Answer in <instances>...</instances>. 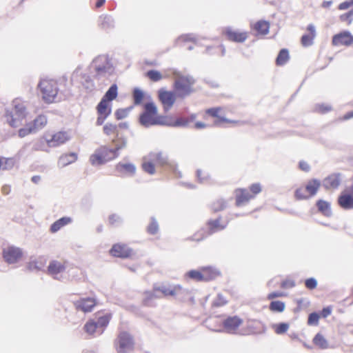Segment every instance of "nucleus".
<instances>
[{
	"label": "nucleus",
	"mask_w": 353,
	"mask_h": 353,
	"mask_svg": "<svg viewBox=\"0 0 353 353\" xmlns=\"http://www.w3.org/2000/svg\"><path fill=\"white\" fill-rule=\"evenodd\" d=\"M70 139L66 131L46 132L40 137L33 145L35 151L49 152L52 148L59 147Z\"/></svg>",
	"instance_id": "nucleus-1"
},
{
	"label": "nucleus",
	"mask_w": 353,
	"mask_h": 353,
	"mask_svg": "<svg viewBox=\"0 0 353 353\" xmlns=\"http://www.w3.org/2000/svg\"><path fill=\"white\" fill-rule=\"evenodd\" d=\"M112 143L114 144V148L102 145L91 155L90 160L92 165H101L114 159L119 156V151L126 145V141L123 138L114 139Z\"/></svg>",
	"instance_id": "nucleus-2"
},
{
	"label": "nucleus",
	"mask_w": 353,
	"mask_h": 353,
	"mask_svg": "<svg viewBox=\"0 0 353 353\" xmlns=\"http://www.w3.org/2000/svg\"><path fill=\"white\" fill-rule=\"evenodd\" d=\"M140 123L145 126L154 125H168L165 117L159 116L157 114V108L154 103L149 102L145 104L144 111L140 115Z\"/></svg>",
	"instance_id": "nucleus-3"
},
{
	"label": "nucleus",
	"mask_w": 353,
	"mask_h": 353,
	"mask_svg": "<svg viewBox=\"0 0 353 353\" xmlns=\"http://www.w3.org/2000/svg\"><path fill=\"white\" fill-rule=\"evenodd\" d=\"M262 191L261 185L259 183H253L248 189L237 188L235 190V205L240 207L248 203L250 200Z\"/></svg>",
	"instance_id": "nucleus-4"
},
{
	"label": "nucleus",
	"mask_w": 353,
	"mask_h": 353,
	"mask_svg": "<svg viewBox=\"0 0 353 353\" xmlns=\"http://www.w3.org/2000/svg\"><path fill=\"white\" fill-rule=\"evenodd\" d=\"M194 80L192 77L186 75L178 74L174 77V89L177 97L185 98L190 95L193 91Z\"/></svg>",
	"instance_id": "nucleus-5"
},
{
	"label": "nucleus",
	"mask_w": 353,
	"mask_h": 353,
	"mask_svg": "<svg viewBox=\"0 0 353 353\" xmlns=\"http://www.w3.org/2000/svg\"><path fill=\"white\" fill-rule=\"evenodd\" d=\"M43 100L48 103L55 101L59 89L57 83L52 79H43L39 84Z\"/></svg>",
	"instance_id": "nucleus-6"
},
{
	"label": "nucleus",
	"mask_w": 353,
	"mask_h": 353,
	"mask_svg": "<svg viewBox=\"0 0 353 353\" xmlns=\"http://www.w3.org/2000/svg\"><path fill=\"white\" fill-rule=\"evenodd\" d=\"M183 289L180 285H162L161 287H154L153 292H146L145 293L146 299H152L158 297L157 292H161L165 297H176L183 292Z\"/></svg>",
	"instance_id": "nucleus-7"
},
{
	"label": "nucleus",
	"mask_w": 353,
	"mask_h": 353,
	"mask_svg": "<svg viewBox=\"0 0 353 353\" xmlns=\"http://www.w3.org/2000/svg\"><path fill=\"white\" fill-rule=\"evenodd\" d=\"M321 186V182L318 179L309 180L305 186L297 188L294 192V196L297 200L307 199L314 196Z\"/></svg>",
	"instance_id": "nucleus-8"
},
{
	"label": "nucleus",
	"mask_w": 353,
	"mask_h": 353,
	"mask_svg": "<svg viewBox=\"0 0 353 353\" xmlns=\"http://www.w3.org/2000/svg\"><path fill=\"white\" fill-rule=\"evenodd\" d=\"M14 112L7 113L6 119L11 127L17 128L23 124V121L26 119L25 106L22 103L14 100Z\"/></svg>",
	"instance_id": "nucleus-9"
},
{
	"label": "nucleus",
	"mask_w": 353,
	"mask_h": 353,
	"mask_svg": "<svg viewBox=\"0 0 353 353\" xmlns=\"http://www.w3.org/2000/svg\"><path fill=\"white\" fill-rule=\"evenodd\" d=\"M115 347L118 353H126L133 350L134 341L132 336L127 332H120L115 342Z\"/></svg>",
	"instance_id": "nucleus-10"
},
{
	"label": "nucleus",
	"mask_w": 353,
	"mask_h": 353,
	"mask_svg": "<svg viewBox=\"0 0 353 353\" xmlns=\"http://www.w3.org/2000/svg\"><path fill=\"white\" fill-rule=\"evenodd\" d=\"M243 323V319L237 315L228 316L222 321V328L228 334H238L240 327Z\"/></svg>",
	"instance_id": "nucleus-11"
},
{
	"label": "nucleus",
	"mask_w": 353,
	"mask_h": 353,
	"mask_svg": "<svg viewBox=\"0 0 353 353\" xmlns=\"http://www.w3.org/2000/svg\"><path fill=\"white\" fill-rule=\"evenodd\" d=\"M222 34L230 41L235 43H243L248 38V32L234 30L230 27L225 28L222 30Z\"/></svg>",
	"instance_id": "nucleus-12"
},
{
	"label": "nucleus",
	"mask_w": 353,
	"mask_h": 353,
	"mask_svg": "<svg viewBox=\"0 0 353 353\" xmlns=\"http://www.w3.org/2000/svg\"><path fill=\"white\" fill-rule=\"evenodd\" d=\"M109 252L111 256L121 259L130 258L134 254L132 249L129 248L127 244L123 243L114 244Z\"/></svg>",
	"instance_id": "nucleus-13"
},
{
	"label": "nucleus",
	"mask_w": 353,
	"mask_h": 353,
	"mask_svg": "<svg viewBox=\"0 0 353 353\" xmlns=\"http://www.w3.org/2000/svg\"><path fill=\"white\" fill-rule=\"evenodd\" d=\"M3 258L8 263H15L23 257L21 249L14 246H8L3 249Z\"/></svg>",
	"instance_id": "nucleus-14"
},
{
	"label": "nucleus",
	"mask_w": 353,
	"mask_h": 353,
	"mask_svg": "<svg viewBox=\"0 0 353 353\" xmlns=\"http://www.w3.org/2000/svg\"><path fill=\"white\" fill-rule=\"evenodd\" d=\"M332 44L334 46H351L353 45V35L347 30L341 31L332 37Z\"/></svg>",
	"instance_id": "nucleus-15"
},
{
	"label": "nucleus",
	"mask_w": 353,
	"mask_h": 353,
	"mask_svg": "<svg viewBox=\"0 0 353 353\" xmlns=\"http://www.w3.org/2000/svg\"><path fill=\"white\" fill-rule=\"evenodd\" d=\"M223 108L221 107H215L206 109L205 110V114L203 115V118L205 119L206 116L211 117L215 119L214 121V124L215 125H219L221 123H238V121L229 120L224 117L221 115Z\"/></svg>",
	"instance_id": "nucleus-16"
},
{
	"label": "nucleus",
	"mask_w": 353,
	"mask_h": 353,
	"mask_svg": "<svg viewBox=\"0 0 353 353\" xmlns=\"http://www.w3.org/2000/svg\"><path fill=\"white\" fill-rule=\"evenodd\" d=\"M96 109L98 114L97 124L98 125H101L111 114L112 104L111 103H109V101H105V99H101Z\"/></svg>",
	"instance_id": "nucleus-17"
},
{
	"label": "nucleus",
	"mask_w": 353,
	"mask_h": 353,
	"mask_svg": "<svg viewBox=\"0 0 353 353\" xmlns=\"http://www.w3.org/2000/svg\"><path fill=\"white\" fill-rule=\"evenodd\" d=\"M176 96V92L175 93L172 91H168L163 89L160 90L158 92L159 99L165 111L169 110L173 106Z\"/></svg>",
	"instance_id": "nucleus-18"
},
{
	"label": "nucleus",
	"mask_w": 353,
	"mask_h": 353,
	"mask_svg": "<svg viewBox=\"0 0 353 353\" xmlns=\"http://www.w3.org/2000/svg\"><path fill=\"white\" fill-rule=\"evenodd\" d=\"M228 224L227 221H223L221 217L216 219H210L206 223L207 234H212L224 230Z\"/></svg>",
	"instance_id": "nucleus-19"
},
{
	"label": "nucleus",
	"mask_w": 353,
	"mask_h": 353,
	"mask_svg": "<svg viewBox=\"0 0 353 353\" xmlns=\"http://www.w3.org/2000/svg\"><path fill=\"white\" fill-rule=\"evenodd\" d=\"M67 264L68 262L65 260H52L48 266L47 272L54 278H56L58 274L62 273L65 270Z\"/></svg>",
	"instance_id": "nucleus-20"
},
{
	"label": "nucleus",
	"mask_w": 353,
	"mask_h": 353,
	"mask_svg": "<svg viewBox=\"0 0 353 353\" xmlns=\"http://www.w3.org/2000/svg\"><path fill=\"white\" fill-rule=\"evenodd\" d=\"M74 305L77 310L86 313L93 310L97 305V301L94 298H83L74 302Z\"/></svg>",
	"instance_id": "nucleus-21"
},
{
	"label": "nucleus",
	"mask_w": 353,
	"mask_h": 353,
	"mask_svg": "<svg viewBox=\"0 0 353 353\" xmlns=\"http://www.w3.org/2000/svg\"><path fill=\"white\" fill-rule=\"evenodd\" d=\"M341 175L339 173H332L323 181V187L328 190L337 189L341 183Z\"/></svg>",
	"instance_id": "nucleus-22"
},
{
	"label": "nucleus",
	"mask_w": 353,
	"mask_h": 353,
	"mask_svg": "<svg viewBox=\"0 0 353 353\" xmlns=\"http://www.w3.org/2000/svg\"><path fill=\"white\" fill-rule=\"evenodd\" d=\"M337 202L339 205L344 210L353 209V194L348 192L343 191L339 196Z\"/></svg>",
	"instance_id": "nucleus-23"
},
{
	"label": "nucleus",
	"mask_w": 353,
	"mask_h": 353,
	"mask_svg": "<svg viewBox=\"0 0 353 353\" xmlns=\"http://www.w3.org/2000/svg\"><path fill=\"white\" fill-rule=\"evenodd\" d=\"M270 24L265 20H259L251 25V30H254L257 35H266L269 33Z\"/></svg>",
	"instance_id": "nucleus-24"
},
{
	"label": "nucleus",
	"mask_w": 353,
	"mask_h": 353,
	"mask_svg": "<svg viewBox=\"0 0 353 353\" xmlns=\"http://www.w3.org/2000/svg\"><path fill=\"white\" fill-rule=\"evenodd\" d=\"M202 280L204 282L210 281L215 279L220 276L221 273L216 269L208 266L201 268Z\"/></svg>",
	"instance_id": "nucleus-25"
},
{
	"label": "nucleus",
	"mask_w": 353,
	"mask_h": 353,
	"mask_svg": "<svg viewBox=\"0 0 353 353\" xmlns=\"http://www.w3.org/2000/svg\"><path fill=\"white\" fill-rule=\"evenodd\" d=\"M307 33L303 34L301 39L302 46L304 47L310 46L312 44L313 40L316 36L315 27L312 24H310L307 27Z\"/></svg>",
	"instance_id": "nucleus-26"
},
{
	"label": "nucleus",
	"mask_w": 353,
	"mask_h": 353,
	"mask_svg": "<svg viewBox=\"0 0 353 353\" xmlns=\"http://www.w3.org/2000/svg\"><path fill=\"white\" fill-rule=\"evenodd\" d=\"M117 171L121 174L132 175L135 173L136 168L132 163H119L116 165Z\"/></svg>",
	"instance_id": "nucleus-27"
},
{
	"label": "nucleus",
	"mask_w": 353,
	"mask_h": 353,
	"mask_svg": "<svg viewBox=\"0 0 353 353\" xmlns=\"http://www.w3.org/2000/svg\"><path fill=\"white\" fill-rule=\"evenodd\" d=\"M72 219L70 217H62L51 225L50 231L52 233H55L58 232L59 230H61L65 225L70 223Z\"/></svg>",
	"instance_id": "nucleus-28"
},
{
	"label": "nucleus",
	"mask_w": 353,
	"mask_h": 353,
	"mask_svg": "<svg viewBox=\"0 0 353 353\" xmlns=\"http://www.w3.org/2000/svg\"><path fill=\"white\" fill-rule=\"evenodd\" d=\"M318 210L324 216H330L332 214L330 203L326 201L319 199L316 201Z\"/></svg>",
	"instance_id": "nucleus-29"
},
{
	"label": "nucleus",
	"mask_w": 353,
	"mask_h": 353,
	"mask_svg": "<svg viewBox=\"0 0 353 353\" xmlns=\"http://www.w3.org/2000/svg\"><path fill=\"white\" fill-rule=\"evenodd\" d=\"M312 342L314 345L317 346L320 349H327L329 347V343L325 336L321 334L317 333L314 337Z\"/></svg>",
	"instance_id": "nucleus-30"
},
{
	"label": "nucleus",
	"mask_w": 353,
	"mask_h": 353,
	"mask_svg": "<svg viewBox=\"0 0 353 353\" xmlns=\"http://www.w3.org/2000/svg\"><path fill=\"white\" fill-rule=\"evenodd\" d=\"M117 90L118 88L117 85H112L101 99H105V101H109V103H111L112 100L115 99L117 97Z\"/></svg>",
	"instance_id": "nucleus-31"
},
{
	"label": "nucleus",
	"mask_w": 353,
	"mask_h": 353,
	"mask_svg": "<svg viewBox=\"0 0 353 353\" xmlns=\"http://www.w3.org/2000/svg\"><path fill=\"white\" fill-rule=\"evenodd\" d=\"M15 164L14 158L0 157V170H11Z\"/></svg>",
	"instance_id": "nucleus-32"
},
{
	"label": "nucleus",
	"mask_w": 353,
	"mask_h": 353,
	"mask_svg": "<svg viewBox=\"0 0 353 353\" xmlns=\"http://www.w3.org/2000/svg\"><path fill=\"white\" fill-rule=\"evenodd\" d=\"M290 55L289 52L287 49H282L280 50L276 59V65H285L289 60Z\"/></svg>",
	"instance_id": "nucleus-33"
},
{
	"label": "nucleus",
	"mask_w": 353,
	"mask_h": 353,
	"mask_svg": "<svg viewBox=\"0 0 353 353\" xmlns=\"http://www.w3.org/2000/svg\"><path fill=\"white\" fill-rule=\"evenodd\" d=\"M34 131L43 128L47 123V118L43 115L38 116L32 122L30 123Z\"/></svg>",
	"instance_id": "nucleus-34"
},
{
	"label": "nucleus",
	"mask_w": 353,
	"mask_h": 353,
	"mask_svg": "<svg viewBox=\"0 0 353 353\" xmlns=\"http://www.w3.org/2000/svg\"><path fill=\"white\" fill-rule=\"evenodd\" d=\"M112 318L110 313H106L103 316H99L97 323H98V327L102 328L101 333H102L104 329L108 326L110 321Z\"/></svg>",
	"instance_id": "nucleus-35"
},
{
	"label": "nucleus",
	"mask_w": 353,
	"mask_h": 353,
	"mask_svg": "<svg viewBox=\"0 0 353 353\" xmlns=\"http://www.w3.org/2000/svg\"><path fill=\"white\" fill-rule=\"evenodd\" d=\"M227 206V203L223 199H217L211 203V209L214 212L223 210Z\"/></svg>",
	"instance_id": "nucleus-36"
},
{
	"label": "nucleus",
	"mask_w": 353,
	"mask_h": 353,
	"mask_svg": "<svg viewBox=\"0 0 353 353\" xmlns=\"http://www.w3.org/2000/svg\"><path fill=\"white\" fill-rule=\"evenodd\" d=\"M285 308V303L281 301H273L269 305V309L274 312H282Z\"/></svg>",
	"instance_id": "nucleus-37"
},
{
	"label": "nucleus",
	"mask_w": 353,
	"mask_h": 353,
	"mask_svg": "<svg viewBox=\"0 0 353 353\" xmlns=\"http://www.w3.org/2000/svg\"><path fill=\"white\" fill-rule=\"evenodd\" d=\"M98 328V323L94 320H89L84 325V330L89 335H94Z\"/></svg>",
	"instance_id": "nucleus-38"
},
{
	"label": "nucleus",
	"mask_w": 353,
	"mask_h": 353,
	"mask_svg": "<svg viewBox=\"0 0 353 353\" xmlns=\"http://www.w3.org/2000/svg\"><path fill=\"white\" fill-rule=\"evenodd\" d=\"M45 262L41 259L30 261L27 265V268L30 270H40L44 266Z\"/></svg>",
	"instance_id": "nucleus-39"
},
{
	"label": "nucleus",
	"mask_w": 353,
	"mask_h": 353,
	"mask_svg": "<svg viewBox=\"0 0 353 353\" xmlns=\"http://www.w3.org/2000/svg\"><path fill=\"white\" fill-rule=\"evenodd\" d=\"M150 157V160L156 165H163L166 163V159L161 152L151 154Z\"/></svg>",
	"instance_id": "nucleus-40"
},
{
	"label": "nucleus",
	"mask_w": 353,
	"mask_h": 353,
	"mask_svg": "<svg viewBox=\"0 0 353 353\" xmlns=\"http://www.w3.org/2000/svg\"><path fill=\"white\" fill-rule=\"evenodd\" d=\"M185 276L188 278L198 282L203 281L201 268L199 270H190L186 273Z\"/></svg>",
	"instance_id": "nucleus-41"
},
{
	"label": "nucleus",
	"mask_w": 353,
	"mask_h": 353,
	"mask_svg": "<svg viewBox=\"0 0 353 353\" xmlns=\"http://www.w3.org/2000/svg\"><path fill=\"white\" fill-rule=\"evenodd\" d=\"M103 132L106 135L118 134V126L112 123H107L103 126Z\"/></svg>",
	"instance_id": "nucleus-42"
},
{
	"label": "nucleus",
	"mask_w": 353,
	"mask_h": 353,
	"mask_svg": "<svg viewBox=\"0 0 353 353\" xmlns=\"http://www.w3.org/2000/svg\"><path fill=\"white\" fill-rule=\"evenodd\" d=\"M146 76L152 81H159L162 79L161 73L157 70H151L147 72Z\"/></svg>",
	"instance_id": "nucleus-43"
},
{
	"label": "nucleus",
	"mask_w": 353,
	"mask_h": 353,
	"mask_svg": "<svg viewBox=\"0 0 353 353\" xmlns=\"http://www.w3.org/2000/svg\"><path fill=\"white\" fill-rule=\"evenodd\" d=\"M155 165L156 164L152 161H145L142 164V168L145 172L153 174L155 172Z\"/></svg>",
	"instance_id": "nucleus-44"
},
{
	"label": "nucleus",
	"mask_w": 353,
	"mask_h": 353,
	"mask_svg": "<svg viewBox=\"0 0 353 353\" xmlns=\"http://www.w3.org/2000/svg\"><path fill=\"white\" fill-rule=\"evenodd\" d=\"M143 98H144V94L141 90H139L138 88H136L134 90L133 99H134V103L135 105L140 104L142 102Z\"/></svg>",
	"instance_id": "nucleus-45"
},
{
	"label": "nucleus",
	"mask_w": 353,
	"mask_h": 353,
	"mask_svg": "<svg viewBox=\"0 0 353 353\" xmlns=\"http://www.w3.org/2000/svg\"><path fill=\"white\" fill-rule=\"evenodd\" d=\"M274 332L277 334H282L285 333L289 329V325L285 323H281L274 325Z\"/></svg>",
	"instance_id": "nucleus-46"
},
{
	"label": "nucleus",
	"mask_w": 353,
	"mask_h": 353,
	"mask_svg": "<svg viewBox=\"0 0 353 353\" xmlns=\"http://www.w3.org/2000/svg\"><path fill=\"white\" fill-rule=\"evenodd\" d=\"M77 159V155L74 152L64 154L61 157V160L63 161L64 164L71 163L74 162Z\"/></svg>",
	"instance_id": "nucleus-47"
},
{
	"label": "nucleus",
	"mask_w": 353,
	"mask_h": 353,
	"mask_svg": "<svg viewBox=\"0 0 353 353\" xmlns=\"http://www.w3.org/2000/svg\"><path fill=\"white\" fill-rule=\"evenodd\" d=\"M321 315L316 312L310 314L307 319V324L309 325H317L319 324Z\"/></svg>",
	"instance_id": "nucleus-48"
},
{
	"label": "nucleus",
	"mask_w": 353,
	"mask_h": 353,
	"mask_svg": "<svg viewBox=\"0 0 353 353\" xmlns=\"http://www.w3.org/2000/svg\"><path fill=\"white\" fill-rule=\"evenodd\" d=\"M34 132L35 131H34V128L29 123L26 124L25 128L19 129V136L20 137H24L28 135L29 134H30L32 132Z\"/></svg>",
	"instance_id": "nucleus-49"
},
{
	"label": "nucleus",
	"mask_w": 353,
	"mask_h": 353,
	"mask_svg": "<svg viewBox=\"0 0 353 353\" xmlns=\"http://www.w3.org/2000/svg\"><path fill=\"white\" fill-rule=\"evenodd\" d=\"M159 230V225L154 219H152L147 228V231L150 234H155Z\"/></svg>",
	"instance_id": "nucleus-50"
},
{
	"label": "nucleus",
	"mask_w": 353,
	"mask_h": 353,
	"mask_svg": "<svg viewBox=\"0 0 353 353\" xmlns=\"http://www.w3.org/2000/svg\"><path fill=\"white\" fill-rule=\"evenodd\" d=\"M280 286L283 289L292 288L295 286V283L291 279H286L281 283Z\"/></svg>",
	"instance_id": "nucleus-51"
},
{
	"label": "nucleus",
	"mask_w": 353,
	"mask_h": 353,
	"mask_svg": "<svg viewBox=\"0 0 353 353\" xmlns=\"http://www.w3.org/2000/svg\"><path fill=\"white\" fill-rule=\"evenodd\" d=\"M305 285L309 290H314L317 286V282L314 278H310L305 280Z\"/></svg>",
	"instance_id": "nucleus-52"
},
{
	"label": "nucleus",
	"mask_w": 353,
	"mask_h": 353,
	"mask_svg": "<svg viewBox=\"0 0 353 353\" xmlns=\"http://www.w3.org/2000/svg\"><path fill=\"white\" fill-rule=\"evenodd\" d=\"M129 110L128 109H119L115 112L116 119L119 120L127 117Z\"/></svg>",
	"instance_id": "nucleus-53"
},
{
	"label": "nucleus",
	"mask_w": 353,
	"mask_h": 353,
	"mask_svg": "<svg viewBox=\"0 0 353 353\" xmlns=\"http://www.w3.org/2000/svg\"><path fill=\"white\" fill-rule=\"evenodd\" d=\"M120 222V218L117 214H111L108 217V223L111 225H116Z\"/></svg>",
	"instance_id": "nucleus-54"
},
{
	"label": "nucleus",
	"mask_w": 353,
	"mask_h": 353,
	"mask_svg": "<svg viewBox=\"0 0 353 353\" xmlns=\"http://www.w3.org/2000/svg\"><path fill=\"white\" fill-rule=\"evenodd\" d=\"M299 168L303 172H307L310 170L309 163L305 161H301L299 163Z\"/></svg>",
	"instance_id": "nucleus-55"
},
{
	"label": "nucleus",
	"mask_w": 353,
	"mask_h": 353,
	"mask_svg": "<svg viewBox=\"0 0 353 353\" xmlns=\"http://www.w3.org/2000/svg\"><path fill=\"white\" fill-rule=\"evenodd\" d=\"M286 296V294L285 293L279 292H271L268 294L267 299L268 300H272L275 298L282 297V296Z\"/></svg>",
	"instance_id": "nucleus-56"
},
{
	"label": "nucleus",
	"mask_w": 353,
	"mask_h": 353,
	"mask_svg": "<svg viewBox=\"0 0 353 353\" xmlns=\"http://www.w3.org/2000/svg\"><path fill=\"white\" fill-rule=\"evenodd\" d=\"M352 5H353V0L350 1H344L339 4V10H346L349 8Z\"/></svg>",
	"instance_id": "nucleus-57"
},
{
	"label": "nucleus",
	"mask_w": 353,
	"mask_h": 353,
	"mask_svg": "<svg viewBox=\"0 0 353 353\" xmlns=\"http://www.w3.org/2000/svg\"><path fill=\"white\" fill-rule=\"evenodd\" d=\"M331 312H332L331 307H324L322 310V311L321 312V314H319L321 315V316H322L323 318H326L331 314Z\"/></svg>",
	"instance_id": "nucleus-58"
},
{
	"label": "nucleus",
	"mask_w": 353,
	"mask_h": 353,
	"mask_svg": "<svg viewBox=\"0 0 353 353\" xmlns=\"http://www.w3.org/2000/svg\"><path fill=\"white\" fill-rule=\"evenodd\" d=\"M84 86L86 89L92 90L94 88V83L91 79H86Z\"/></svg>",
	"instance_id": "nucleus-59"
},
{
	"label": "nucleus",
	"mask_w": 353,
	"mask_h": 353,
	"mask_svg": "<svg viewBox=\"0 0 353 353\" xmlns=\"http://www.w3.org/2000/svg\"><path fill=\"white\" fill-rule=\"evenodd\" d=\"M10 192H11V187L9 185H4L1 188V193L3 195H8L10 193Z\"/></svg>",
	"instance_id": "nucleus-60"
},
{
	"label": "nucleus",
	"mask_w": 353,
	"mask_h": 353,
	"mask_svg": "<svg viewBox=\"0 0 353 353\" xmlns=\"http://www.w3.org/2000/svg\"><path fill=\"white\" fill-rule=\"evenodd\" d=\"M97 70V74H96V77L99 79L100 77L106 72V69L105 68H97L96 69Z\"/></svg>",
	"instance_id": "nucleus-61"
},
{
	"label": "nucleus",
	"mask_w": 353,
	"mask_h": 353,
	"mask_svg": "<svg viewBox=\"0 0 353 353\" xmlns=\"http://www.w3.org/2000/svg\"><path fill=\"white\" fill-rule=\"evenodd\" d=\"M319 110L321 113H325L329 112L331 110V108L329 106L321 105L319 106Z\"/></svg>",
	"instance_id": "nucleus-62"
},
{
	"label": "nucleus",
	"mask_w": 353,
	"mask_h": 353,
	"mask_svg": "<svg viewBox=\"0 0 353 353\" xmlns=\"http://www.w3.org/2000/svg\"><path fill=\"white\" fill-rule=\"evenodd\" d=\"M207 127V125L203 122H196L194 124V128L196 129H202Z\"/></svg>",
	"instance_id": "nucleus-63"
},
{
	"label": "nucleus",
	"mask_w": 353,
	"mask_h": 353,
	"mask_svg": "<svg viewBox=\"0 0 353 353\" xmlns=\"http://www.w3.org/2000/svg\"><path fill=\"white\" fill-rule=\"evenodd\" d=\"M352 117H353V110H352V111H351V112H349L346 113V114L343 116V119L344 120H347V119H351V118H352Z\"/></svg>",
	"instance_id": "nucleus-64"
}]
</instances>
